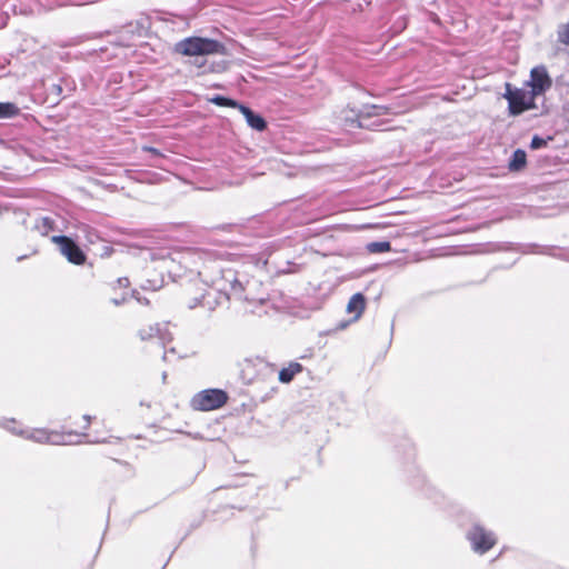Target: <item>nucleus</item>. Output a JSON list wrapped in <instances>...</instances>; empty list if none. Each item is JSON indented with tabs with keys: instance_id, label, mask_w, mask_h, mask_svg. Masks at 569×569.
Here are the masks:
<instances>
[{
	"instance_id": "nucleus-4",
	"label": "nucleus",
	"mask_w": 569,
	"mask_h": 569,
	"mask_svg": "<svg viewBox=\"0 0 569 569\" xmlns=\"http://www.w3.org/2000/svg\"><path fill=\"white\" fill-rule=\"evenodd\" d=\"M228 400V396L220 389H207L198 392L191 400V406L196 410L210 411L222 407Z\"/></svg>"
},
{
	"instance_id": "nucleus-6",
	"label": "nucleus",
	"mask_w": 569,
	"mask_h": 569,
	"mask_svg": "<svg viewBox=\"0 0 569 569\" xmlns=\"http://www.w3.org/2000/svg\"><path fill=\"white\" fill-rule=\"evenodd\" d=\"M141 340H148L152 338H157L164 349L163 360L168 361V352L174 353V348H170L167 350L168 343L172 340L171 332L169 331L168 323H156L148 326L147 328H142L138 332Z\"/></svg>"
},
{
	"instance_id": "nucleus-27",
	"label": "nucleus",
	"mask_w": 569,
	"mask_h": 569,
	"mask_svg": "<svg viewBox=\"0 0 569 569\" xmlns=\"http://www.w3.org/2000/svg\"><path fill=\"white\" fill-rule=\"evenodd\" d=\"M174 261V258L172 257H169V258H166L163 259V262L167 264L168 262H173Z\"/></svg>"
},
{
	"instance_id": "nucleus-14",
	"label": "nucleus",
	"mask_w": 569,
	"mask_h": 569,
	"mask_svg": "<svg viewBox=\"0 0 569 569\" xmlns=\"http://www.w3.org/2000/svg\"><path fill=\"white\" fill-rule=\"evenodd\" d=\"M527 163V154L522 149H517L513 151L511 159L508 163V169L510 171H520L526 167Z\"/></svg>"
},
{
	"instance_id": "nucleus-3",
	"label": "nucleus",
	"mask_w": 569,
	"mask_h": 569,
	"mask_svg": "<svg viewBox=\"0 0 569 569\" xmlns=\"http://www.w3.org/2000/svg\"><path fill=\"white\" fill-rule=\"evenodd\" d=\"M86 437V435L80 433H59L57 431H49L47 429H32L26 430L24 438L39 442V443H50L54 446H68L80 442V439Z\"/></svg>"
},
{
	"instance_id": "nucleus-15",
	"label": "nucleus",
	"mask_w": 569,
	"mask_h": 569,
	"mask_svg": "<svg viewBox=\"0 0 569 569\" xmlns=\"http://www.w3.org/2000/svg\"><path fill=\"white\" fill-rule=\"evenodd\" d=\"M19 113V108L12 102H0V119L13 118Z\"/></svg>"
},
{
	"instance_id": "nucleus-21",
	"label": "nucleus",
	"mask_w": 569,
	"mask_h": 569,
	"mask_svg": "<svg viewBox=\"0 0 569 569\" xmlns=\"http://www.w3.org/2000/svg\"><path fill=\"white\" fill-rule=\"evenodd\" d=\"M549 140H551V137H549L548 139H543L539 136H533L530 142V148L532 150L541 149L548 144Z\"/></svg>"
},
{
	"instance_id": "nucleus-22",
	"label": "nucleus",
	"mask_w": 569,
	"mask_h": 569,
	"mask_svg": "<svg viewBox=\"0 0 569 569\" xmlns=\"http://www.w3.org/2000/svg\"><path fill=\"white\" fill-rule=\"evenodd\" d=\"M234 108H237L244 116L246 120H248L250 116L253 114V111L250 108L239 102L238 106H236Z\"/></svg>"
},
{
	"instance_id": "nucleus-7",
	"label": "nucleus",
	"mask_w": 569,
	"mask_h": 569,
	"mask_svg": "<svg viewBox=\"0 0 569 569\" xmlns=\"http://www.w3.org/2000/svg\"><path fill=\"white\" fill-rule=\"evenodd\" d=\"M51 241L58 246L60 253L64 256L69 262L82 264L86 261L83 251L69 237L53 236L51 237Z\"/></svg>"
},
{
	"instance_id": "nucleus-24",
	"label": "nucleus",
	"mask_w": 569,
	"mask_h": 569,
	"mask_svg": "<svg viewBox=\"0 0 569 569\" xmlns=\"http://www.w3.org/2000/svg\"><path fill=\"white\" fill-rule=\"evenodd\" d=\"M118 282L121 287H127L129 284V280L127 278H120Z\"/></svg>"
},
{
	"instance_id": "nucleus-11",
	"label": "nucleus",
	"mask_w": 569,
	"mask_h": 569,
	"mask_svg": "<svg viewBox=\"0 0 569 569\" xmlns=\"http://www.w3.org/2000/svg\"><path fill=\"white\" fill-rule=\"evenodd\" d=\"M221 299L228 300L229 297L224 293L218 292L216 290H209L204 295H202L201 300L196 299L193 303L190 305L191 308L194 306H216L221 303Z\"/></svg>"
},
{
	"instance_id": "nucleus-18",
	"label": "nucleus",
	"mask_w": 569,
	"mask_h": 569,
	"mask_svg": "<svg viewBox=\"0 0 569 569\" xmlns=\"http://www.w3.org/2000/svg\"><path fill=\"white\" fill-rule=\"evenodd\" d=\"M558 41L565 46H569V23H561L557 29Z\"/></svg>"
},
{
	"instance_id": "nucleus-25",
	"label": "nucleus",
	"mask_w": 569,
	"mask_h": 569,
	"mask_svg": "<svg viewBox=\"0 0 569 569\" xmlns=\"http://www.w3.org/2000/svg\"><path fill=\"white\" fill-rule=\"evenodd\" d=\"M124 300H126L124 298H122L121 300H119V299H112V302H113L116 306H119V305H121L122 302H124Z\"/></svg>"
},
{
	"instance_id": "nucleus-16",
	"label": "nucleus",
	"mask_w": 569,
	"mask_h": 569,
	"mask_svg": "<svg viewBox=\"0 0 569 569\" xmlns=\"http://www.w3.org/2000/svg\"><path fill=\"white\" fill-rule=\"evenodd\" d=\"M391 249L389 241H373L367 244V250L371 253L388 252Z\"/></svg>"
},
{
	"instance_id": "nucleus-19",
	"label": "nucleus",
	"mask_w": 569,
	"mask_h": 569,
	"mask_svg": "<svg viewBox=\"0 0 569 569\" xmlns=\"http://www.w3.org/2000/svg\"><path fill=\"white\" fill-rule=\"evenodd\" d=\"M14 419H6L1 422V426L12 432L13 435L20 436L24 438L26 430L16 428Z\"/></svg>"
},
{
	"instance_id": "nucleus-8",
	"label": "nucleus",
	"mask_w": 569,
	"mask_h": 569,
	"mask_svg": "<svg viewBox=\"0 0 569 569\" xmlns=\"http://www.w3.org/2000/svg\"><path fill=\"white\" fill-rule=\"evenodd\" d=\"M530 91L539 97L543 94L552 84L547 69L543 66L535 67L530 72V80L527 82Z\"/></svg>"
},
{
	"instance_id": "nucleus-1",
	"label": "nucleus",
	"mask_w": 569,
	"mask_h": 569,
	"mask_svg": "<svg viewBox=\"0 0 569 569\" xmlns=\"http://www.w3.org/2000/svg\"><path fill=\"white\" fill-rule=\"evenodd\" d=\"M222 44L217 40L192 37L176 44V51L183 56H207L219 53Z\"/></svg>"
},
{
	"instance_id": "nucleus-10",
	"label": "nucleus",
	"mask_w": 569,
	"mask_h": 569,
	"mask_svg": "<svg viewBox=\"0 0 569 569\" xmlns=\"http://www.w3.org/2000/svg\"><path fill=\"white\" fill-rule=\"evenodd\" d=\"M366 308V298L362 293L358 292L355 293L348 305H347V312L350 315H353V319L358 320L361 315L363 313Z\"/></svg>"
},
{
	"instance_id": "nucleus-2",
	"label": "nucleus",
	"mask_w": 569,
	"mask_h": 569,
	"mask_svg": "<svg viewBox=\"0 0 569 569\" xmlns=\"http://www.w3.org/2000/svg\"><path fill=\"white\" fill-rule=\"evenodd\" d=\"M503 97L508 100L511 116H519L537 107L535 102L537 97L530 90L512 88L510 83H506Z\"/></svg>"
},
{
	"instance_id": "nucleus-28",
	"label": "nucleus",
	"mask_w": 569,
	"mask_h": 569,
	"mask_svg": "<svg viewBox=\"0 0 569 569\" xmlns=\"http://www.w3.org/2000/svg\"><path fill=\"white\" fill-rule=\"evenodd\" d=\"M138 301H139L140 303H144V305H148V303H149L148 299H146V298H143V299L138 298Z\"/></svg>"
},
{
	"instance_id": "nucleus-12",
	"label": "nucleus",
	"mask_w": 569,
	"mask_h": 569,
	"mask_svg": "<svg viewBox=\"0 0 569 569\" xmlns=\"http://www.w3.org/2000/svg\"><path fill=\"white\" fill-rule=\"evenodd\" d=\"M34 229L41 236H48L49 232L58 230V227L56 224V220L52 217L46 216L36 220Z\"/></svg>"
},
{
	"instance_id": "nucleus-17",
	"label": "nucleus",
	"mask_w": 569,
	"mask_h": 569,
	"mask_svg": "<svg viewBox=\"0 0 569 569\" xmlns=\"http://www.w3.org/2000/svg\"><path fill=\"white\" fill-rule=\"evenodd\" d=\"M247 123L252 128V129H256L258 131H262L266 129L267 127V123L264 121V119L262 117H260L259 114H256L253 112V114L250 116V118L247 120Z\"/></svg>"
},
{
	"instance_id": "nucleus-20",
	"label": "nucleus",
	"mask_w": 569,
	"mask_h": 569,
	"mask_svg": "<svg viewBox=\"0 0 569 569\" xmlns=\"http://www.w3.org/2000/svg\"><path fill=\"white\" fill-rule=\"evenodd\" d=\"M210 101L220 107L234 108L236 106H238V102L236 100H232V99L223 97V96H216V97L211 98Z\"/></svg>"
},
{
	"instance_id": "nucleus-9",
	"label": "nucleus",
	"mask_w": 569,
	"mask_h": 569,
	"mask_svg": "<svg viewBox=\"0 0 569 569\" xmlns=\"http://www.w3.org/2000/svg\"><path fill=\"white\" fill-rule=\"evenodd\" d=\"M388 111V108L385 106H366L360 111V113L357 116V119H351L352 123H357V127L363 128L366 127L362 122V120L370 118V117H377L381 114H386Z\"/></svg>"
},
{
	"instance_id": "nucleus-5",
	"label": "nucleus",
	"mask_w": 569,
	"mask_h": 569,
	"mask_svg": "<svg viewBox=\"0 0 569 569\" xmlns=\"http://www.w3.org/2000/svg\"><path fill=\"white\" fill-rule=\"evenodd\" d=\"M471 543L472 550L479 555L486 553L496 545V536L492 531L485 529L479 525H475L467 535Z\"/></svg>"
},
{
	"instance_id": "nucleus-30",
	"label": "nucleus",
	"mask_w": 569,
	"mask_h": 569,
	"mask_svg": "<svg viewBox=\"0 0 569 569\" xmlns=\"http://www.w3.org/2000/svg\"><path fill=\"white\" fill-rule=\"evenodd\" d=\"M148 150H149V151H151V152H153V153H158V152H157V150H156V149H153V148H149Z\"/></svg>"
},
{
	"instance_id": "nucleus-13",
	"label": "nucleus",
	"mask_w": 569,
	"mask_h": 569,
	"mask_svg": "<svg viewBox=\"0 0 569 569\" xmlns=\"http://www.w3.org/2000/svg\"><path fill=\"white\" fill-rule=\"evenodd\" d=\"M303 367L299 362H290L288 367L282 368L279 371V381L282 383H289L293 380L297 373L302 371Z\"/></svg>"
},
{
	"instance_id": "nucleus-23",
	"label": "nucleus",
	"mask_w": 569,
	"mask_h": 569,
	"mask_svg": "<svg viewBox=\"0 0 569 569\" xmlns=\"http://www.w3.org/2000/svg\"><path fill=\"white\" fill-rule=\"evenodd\" d=\"M232 295L240 298V292L242 290V286L237 280L231 286Z\"/></svg>"
},
{
	"instance_id": "nucleus-26",
	"label": "nucleus",
	"mask_w": 569,
	"mask_h": 569,
	"mask_svg": "<svg viewBox=\"0 0 569 569\" xmlns=\"http://www.w3.org/2000/svg\"><path fill=\"white\" fill-rule=\"evenodd\" d=\"M83 419L86 420L87 425H86V428L89 426L90 421H91V417L86 415L83 416Z\"/></svg>"
},
{
	"instance_id": "nucleus-29",
	"label": "nucleus",
	"mask_w": 569,
	"mask_h": 569,
	"mask_svg": "<svg viewBox=\"0 0 569 569\" xmlns=\"http://www.w3.org/2000/svg\"><path fill=\"white\" fill-rule=\"evenodd\" d=\"M166 380H167V372H163V373H162V382L164 383V382H166Z\"/></svg>"
}]
</instances>
